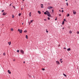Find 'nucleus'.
I'll use <instances>...</instances> for the list:
<instances>
[{
  "label": "nucleus",
  "mask_w": 79,
  "mask_h": 79,
  "mask_svg": "<svg viewBox=\"0 0 79 79\" xmlns=\"http://www.w3.org/2000/svg\"><path fill=\"white\" fill-rule=\"evenodd\" d=\"M46 12L47 13V15H48V16H49V17H50V16H51V15H50V13L49 12L47 11H46Z\"/></svg>",
  "instance_id": "nucleus-1"
},
{
  "label": "nucleus",
  "mask_w": 79,
  "mask_h": 79,
  "mask_svg": "<svg viewBox=\"0 0 79 79\" xmlns=\"http://www.w3.org/2000/svg\"><path fill=\"white\" fill-rule=\"evenodd\" d=\"M18 31H19V33H20V34H21L22 32H23V30H20L19 29L18 30Z\"/></svg>",
  "instance_id": "nucleus-2"
},
{
  "label": "nucleus",
  "mask_w": 79,
  "mask_h": 79,
  "mask_svg": "<svg viewBox=\"0 0 79 79\" xmlns=\"http://www.w3.org/2000/svg\"><path fill=\"white\" fill-rule=\"evenodd\" d=\"M20 52L21 53H22V54H23V55H24V51H23V50H20Z\"/></svg>",
  "instance_id": "nucleus-3"
},
{
  "label": "nucleus",
  "mask_w": 79,
  "mask_h": 79,
  "mask_svg": "<svg viewBox=\"0 0 79 79\" xmlns=\"http://www.w3.org/2000/svg\"><path fill=\"white\" fill-rule=\"evenodd\" d=\"M73 15H76V11L74 10H73Z\"/></svg>",
  "instance_id": "nucleus-4"
},
{
  "label": "nucleus",
  "mask_w": 79,
  "mask_h": 79,
  "mask_svg": "<svg viewBox=\"0 0 79 79\" xmlns=\"http://www.w3.org/2000/svg\"><path fill=\"white\" fill-rule=\"evenodd\" d=\"M53 7H51V6H49L48 7V9L49 10H50V9H52Z\"/></svg>",
  "instance_id": "nucleus-5"
},
{
  "label": "nucleus",
  "mask_w": 79,
  "mask_h": 79,
  "mask_svg": "<svg viewBox=\"0 0 79 79\" xmlns=\"http://www.w3.org/2000/svg\"><path fill=\"white\" fill-rule=\"evenodd\" d=\"M56 63L57 64H60V62H59L58 61H56Z\"/></svg>",
  "instance_id": "nucleus-6"
},
{
  "label": "nucleus",
  "mask_w": 79,
  "mask_h": 79,
  "mask_svg": "<svg viewBox=\"0 0 79 79\" xmlns=\"http://www.w3.org/2000/svg\"><path fill=\"white\" fill-rule=\"evenodd\" d=\"M6 15V13L4 12L2 14V15H3V16H5V15Z\"/></svg>",
  "instance_id": "nucleus-7"
},
{
  "label": "nucleus",
  "mask_w": 79,
  "mask_h": 79,
  "mask_svg": "<svg viewBox=\"0 0 79 79\" xmlns=\"http://www.w3.org/2000/svg\"><path fill=\"white\" fill-rule=\"evenodd\" d=\"M61 60H62V59H61L60 60V62H61V63H63V61H61Z\"/></svg>",
  "instance_id": "nucleus-8"
},
{
  "label": "nucleus",
  "mask_w": 79,
  "mask_h": 79,
  "mask_svg": "<svg viewBox=\"0 0 79 79\" xmlns=\"http://www.w3.org/2000/svg\"><path fill=\"white\" fill-rule=\"evenodd\" d=\"M38 13L40 15L41 14V12H40V11H38Z\"/></svg>",
  "instance_id": "nucleus-9"
},
{
  "label": "nucleus",
  "mask_w": 79,
  "mask_h": 79,
  "mask_svg": "<svg viewBox=\"0 0 79 79\" xmlns=\"http://www.w3.org/2000/svg\"><path fill=\"white\" fill-rule=\"evenodd\" d=\"M8 73H9V74H11V72L10 71V70H8Z\"/></svg>",
  "instance_id": "nucleus-10"
},
{
  "label": "nucleus",
  "mask_w": 79,
  "mask_h": 79,
  "mask_svg": "<svg viewBox=\"0 0 79 79\" xmlns=\"http://www.w3.org/2000/svg\"><path fill=\"white\" fill-rule=\"evenodd\" d=\"M69 33L70 34H72V31H71V30H70L69 31Z\"/></svg>",
  "instance_id": "nucleus-11"
},
{
  "label": "nucleus",
  "mask_w": 79,
  "mask_h": 79,
  "mask_svg": "<svg viewBox=\"0 0 79 79\" xmlns=\"http://www.w3.org/2000/svg\"><path fill=\"white\" fill-rule=\"evenodd\" d=\"M70 50H71V49L70 48L67 49V51H70Z\"/></svg>",
  "instance_id": "nucleus-12"
},
{
  "label": "nucleus",
  "mask_w": 79,
  "mask_h": 79,
  "mask_svg": "<svg viewBox=\"0 0 79 79\" xmlns=\"http://www.w3.org/2000/svg\"><path fill=\"white\" fill-rule=\"evenodd\" d=\"M63 75H64V76H65V77H66V75L64 73H63Z\"/></svg>",
  "instance_id": "nucleus-13"
},
{
  "label": "nucleus",
  "mask_w": 79,
  "mask_h": 79,
  "mask_svg": "<svg viewBox=\"0 0 79 79\" xmlns=\"http://www.w3.org/2000/svg\"><path fill=\"white\" fill-rule=\"evenodd\" d=\"M28 37L27 35H26V37L27 39H28V37Z\"/></svg>",
  "instance_id": "nucleus-14"
},
{
  "label": "nucleus",
  "mask_w": 79,
  "mask_h": 79,
  "mask_svg": "<svg viewBox=\"0 0 79 79\" xmlns=\"http://www.w3.org/2000/svg\"><path fill=\"white\" fill-rule=\"evenodd\" d=\"M31 12H30L29 14V16L30 17L31 16Z\"/></svg>",
  "instance_id": "nucleus-15"
},
{
  "label": "nucleus",
  "mask_w": 79,
  "mask_h": 79,
  "mask_svg": "<svg viewBox=\"0 0 79 79\" xmlns=\"http://www.w3.org/2000/svg\"><path fill=\"white\" fill-rule=\"evenodd\" d=\"M33 21H34V20H32L31 21V22L30 23H33Z\"/></svg>",
  "instance_id": "nucleus-16"
},
{
  "label": "nucleus",
  "mask_w": 79,
  "mask_h": 79,
  "mask_svg": "<svg viewBox=\"0 0 79 79\" xmlns=\"http://www.w3.org/2000/svg\"><path fill=\"white\" fill-rule=\"evenodd\" d=\"M10 30L11 31H13V29L12 28H11L10 29Z\"/></svg>",
  "instance_id": "nucleus-17"
},
{
  "label": "nucleus",
  "mask_w": 79,
  "mask_h": 79,
  "mask_svg": "<svg viewBox=\"0 0 79 79\" xmlns=\"http://www.w3.org/2000/svg\"><path fill=\"white\" fill-rule=\"evenodd\" d=\"M23 32H25V33L27 32V30H25Z\"/></svg>",
  "instance_id": "nucleus-18"
},
{
  "label": "nucleus",
  "mask_w": 79,
  "mask_h": 79,
  "mask_svg": "<svg viewBox=\"0 0 79 79\" xmlns=\"http://www.w3.org/2000/svg\"><path fill=\"white\" fill-rule=\"evenodd\" d=\"M67 17H68V16H69V14H68L67 15Z\"/></svg>",
  "instance_id": "nucleus-19"
},
{
  "label": "nucleus",
  "mask_w": 79,
  "mask_h": 79,
  "mask_svg": "<svg viewBox=\"0 0 79 79\" xmlns=\"http://www.w3.org/2000/svg\"><path fill=\"white\" fill-rule=\"evenodd\" d=\"M8 44H9V45H10L11 44V42H8Z\"/></svg>",
  "instance_id": "nucleus-20"
},
{
  "label": "nucleus",
  "mask_w": 79,
  "mask_h": 79,
  "mask_svg": "<svg viewBox=\"0 0 79 79\" xmlns=\"http://www.w3.org/2000/svg\"><path fill=\"white\" fill-rule=\"evenodd\" d=\"M44 15H47V12H44Z\"/></svg>",
  "instance_id": "nucleus-21"
},
{
  "label": "nucleus",
  "mask_w": 79,
  "mask_h": 79,
  "mask_svg": "<svg viewBox=\"0 0 79 79\" xmlns=\"http://www.w3.org/2000/svg\"><path fill=\"white\" fill-rule=\"evenodd\" d=\"M15 17V16H14L13 15H12V18H14V17Z\"/></svg>",
  "instance_id": "nucleus-22"
},
{
  "label": "nucleus",
  "mask_w": 79,
  "mask_h": 79,
  "mask_svg": "<svg viewBox=\"0 0 79 79\" xmlns=\"http://www.w3.org/2000/svg\"><path fill=\"white\" fill-rule=\"evenodd\" d=\"M21 15V14H19V16H20Z\"/></svg>",
  "instance_id": "nucleus-23"
},
{
  "label": "nucleus",
  "mask_w": 79,
  "mask_h": 79,
  "mask_svg": "<svg viewBox=\"0 0 79 79\" xmlns=\"http://www.w3.org/2000/svg\"><path fill=\"white\" fill-rule=\"evenodd\" d=\"M46 32H47V33H48V31H47V29H46Z\"/></svg>",
  "instance_id": "nucleus-24"
},
{
  "label": "nucleus",
  "mask_w": 79,
  "mask_h": 79,
  "mask_svg": "<svg viewBox=\"0 0 79 79\" xmlns=\"http://www.w3.org/2000/svg\"><path fill=\"white\" fill-rule=\"evenodd\" d=\"M17 52H18V53H19V50H17Z\"/></svg>",
  "instance_id": "nucleus-25"
},
{
  "label": "nucleus",
  "mask_w": 79,
  "mask_h": 79,
  "mask_svg": "<svg viewBox=\"0 0 79 79\" xmlns=\"http://www.w3.org/2000/svg\"><path fill=\"white\" fill-rule=\"evenodd\" d=\"M3 55H4V56H5V53H3Z\"/></svg>",
  "instance_id": "nucleus-26"
},
{
  "label": "nucleus",
  "mask_w": 79,
  "mask_h": 79,
  "mask_svg": "<svg viewBox=\"0 0 79 79\" xmlns=\"http://www.w3.org/2000/svg\"><path fill=\"white\" fill-rule=\"evenodd\" d=\"M48 20H50V18L49 17H48Z\"/></svg>",
  "instance_id": "nucleus-27"
},
{
  "label": "nucleus",
  "mask_w": 79,
  "mask_h": 79,
  "mask_svg": "<svg viewBox=\"0 0 79 79\" xmlns=\"http://www.w3.org/2000/svg\"><path fill=\"white\" fill-rule=\"evenodd\" d=\"M64 21H63L62 22V24H64Z\"/></svg>",
  "instance_id": "nucleus-28"
},
{
  "label": "nucleus",
  "mask_w": 79,
  "mask_h": 79,
  "mask_svg": "<svg viewBox=\"0 0 79 79\" xmlns=\"http://www.w3.org/2000/svg\"><path fill=\"white\" fill-rule=\"evenodd\" d=\"M2 13H3L4 12V10H3L2 11Z\"/></svg>",
  "instance_id": "nucleus-29"
},
{
  "label": "nucleus",
  "mask_w": 79,
  "mask_h": 79,
  "mask_svg": "<svg viewBox=\"0 0 79 79\" xmlns=\"http://www.w3.org/2000/svg\"><path fill=\"white\" fill-rule=\"evenodd\" d=\"M42 70H43V71H44L45 69H42Z\"/></svg>",
  "instance_id": "nucleus-30"
},
{
  "label": "nucleus",
  "mask_w": 79,
  "mask_h": 79,
  "mask_svg": "<svg viewBox=\"0 0 79 79\" xmlns=\"http://www.w3.org/2000/svg\"><path fill=\"white\" fill-rule=\"evenodd\" d=\"M66 5H67V6H68V2L66 3Z\"/></svg>",
  "instance_id": "nucleus-31"
},
{
  "label": "nucleus",
  "mask_w": 79,
  "mask_h": 79,
  "mask_svg": "<svg viewBox=\"0 0 79 79\" xmlns=\"http://www.w3.org/2000/svg\"><path fill=\"white\" fill-rule=\"evenodd\" d=\"M61 12L62 13H63V12H64V10H62Z\"/></svg>",
  "instance_id": "nucleus-32"
},
{
  "label": "nucleus",
  "mask_w": 79,
  "mask_h": 79,
  "mask_svg": "<svg viewBox=\"0 0 79 79\" xmlns=\"http://www.w3.org/2000/svg\"><path fill=\"white\" fill-rule=\"evenodd\" d=\"M77 34H79V32L78 31H77Z\"/></svg>",
  "instance_id": "nucleus-33"
},
{
  "label": "nucleus",
  "mask_w": 79,
  "mask_h": 79,
  "mask_svg": "<svg viewBox=\"0 0 79 79\" xmlns=\"http://www.w3.org/2000/svg\"><path fill=\"white\" fill-rule=\"evenodd\" d=\"M59 16H61V14H59Z\"/></svg>",
  "instance_id": "nucleus-34"
},
{
  "label": "nucleus",
  "mask_w": 79,
  "mask_h": 79,
  "mask_svg": "<svg viewBox=\"0 0 79 79\" xmlns=\"http://www.w3.org/2000/svg\"><path fill=\"white\" fill-rule=\"evenodd\" d=\"M64 21H66V19H64Z\"/></svg>",
  "instance_id": "nucleus-35"
},
{
  "label": "nucleus",
  "mask_w": 79,
  "mask_h": 79,
  "mask_svg": "<svg viewBox=\"0 0 79 79\" xmlns=\"http://www.w3.org/2000/svg\"><path fill=\"white\" fill-rule=\"evenodd\" d=\"M44 21H47V19H44Z\"/></svg>",
  "instance_id": "nucleus-36"
},
{
  "label": "nucleus",
  "mask_w": 79,
  "mask_h": 79,
  "mask_svg": "<svg viewBox=\"0 0 79 79\" xmlns=\"http://www.w3.org/2000/svg\"><path fill=\"white\" fill-rule=\"evenodd\" d=\"M64 28L63 27V28H62L63 30H64Z\"/></svg>",
  "instance_id": "nucleus-37"
},
{
  "label": "nucleus",
  "mask_w": 79,
  "mask_h": 79,
  "mask_svg": "<svg viewBox=\"0 0 79 79\" xmlns=\"http://www.w3.org/2000/svg\"><path fill=\"white\" fill-rule=\"evenodd\" d=\"M41 6H44V5H43V4H41Z\"/></svg>",
  "instance_id": "nucleus-38"
},
{
  "label": "nucleus",
  "mask_w": 79,
  "mask_h": 79,
  "mask_svg": "<svg viewBox=\"0 0 79 79\" xmlns=\"http://www.w3.org/2000/svg\"><path fill=\"white\" fill-rule=\"evenodd\" d=\"M57 20V19H55V21H56Z\"/></svg>",
  "instance_id": "nucleus-39"
},
{
  "label": "nucleus",
  "mask_w": 79,
  "mask_h": 79,
  "mask_svg": "<svg viewBox=\"0 0 79 79\" xmlns=\"http://www.w3.org/2000/svg\"><path fill=\"white\" fill-rule=\"evenodd\" d=\"M41 8H44V6H41Z\"/></svg>",
  "instance_id": "nucleus-40"
},
{
  "label": "nucleus",
  "mask_w": 79,
  "mask_h": 79,
  "mask_svg": "<svg viewBox=\"0 0 79 79\" xmlns=\"http://www.w3.org/2000/svg\"><path fill=\"white\" fill-rule=\"evenodd\" d=\"M13 61H15V59H14Z\"/></svg>",
  "instance_id": "nucleus-41"
},
{
  "label": "nucleus",
  "mask_w": 79,
  "mask_h": 79,
  "mask_svg": "<svg viewBox=\"0 0 79 79\" xmlns=\"http://www.w3.org/2000/svg\"><path fill=\"white\" fill-rule=\"evenodd\" d=\"M52 12H53V11H54V10H52Z\"/></svg>",
  "instance_id": "nucleus-42"
},
{
  "label": "nucleus",
  "mask_w": 79,
  "mask_h": 79,
  "mask_svg": "<svg viewBox=\"0 0 79 79\" xmlns=\"http://www.w3.org/2000/svg\"><path fill=\"white\" fill-rule=\"evenodd\" d=\"M11 6V4H10V6Z\"/></svg>",
  "instance_id": "nucleus-43"
},
{
  "label": "nucleus",
  "mask_w": 79,
  "mask_h": 79,
  "mask_svg": "<svg viewBox=\"0 0 79 79\" xmlns=\"http://www.w3.org/2000/svg\"><path fill=\"white\" fill-rule=\"evenodd\" d=\"M64 49H66V48H64Z\"/></svg>",
  "instance_id": "nucleus-44"
},
{
  "label": "nucleus",
  "mask_w": 79,
  "mask_h": 79,
  "mask_svg": "<svg viewBox=\"0 0 79 79\" xmlns=\"http://www.w3.org/2000/svg\"><path fill=\"white\" fill-rule=\"evenodd\" d=\"M62 10H63V8H61Z\"/></svg>",
  "instance_id": "nucleus-45"
},
{
  "label": "nucleus",
  "mask_w": 79,
  "mask_h": 79,
  "mask_svg": "<svg viewBox=\"0 0 79 79\" xmlns=\"http://www.w3.org/2000/svg\"><path fill=\"white\" fill-rule=\"evenodd\" d=\"M23 63H25V61L23 62Z\"/></svg>",
  "instance_id": "nucleus-46"
},
{
  "label": "nucleus",
  "mask_w": 79,
  "mask_h": 79,
  "mask_svg": "<svg viewBox=\"0 0 79 79\" xmlns=\"http://www.w3.org/2000/svg\"><path fill=\"white\" fill-rule=\"evenodd\" d=\"M59 11H60V12H61V10H60Z\"/></svg>",
  "instance_id": "nucleus-47"
},
{
  "label": "nucleus",
  "mask_w": 79,
  "mask_h": 79,
  "mask_svg": "<svg viewBox=\"0 0 79 79\" xmlns=\"http://www.w3.org/2000/svg\"><path fill=\"white\" fill-rule=\"evenodd\" d=\"M23 8H21V10H23Z\"/></svg>",
  "instance_id": "nucleus-48"
},
{
  "label": "nucleus",
  "mask_w": 79,
  "mask_h": 79,
  "mask_svg": "<svg viewBox=\"0 0 79 79\" xmlns=\"http://www.w3.org/2000/svg\"><path fill=\"white\" fill-rule=\"evenodd\" d=\"M23 23H22V25H23Z\"/></svg>",
  "instance_id": "nucleus-49"
},
{
  "label": "nucleus",
  "mask_w": 79,
  "mask_h": 79,
  "mask_svg": "<svg viewBox=\"0 0 79 79\" xmlns=\"http://www.w3.org/2000/svg\"><path fill=\"white\" fill-rule=\"evenodd\" d=\"M66 1V2H67V1H68V0H65Z\"/></svg>",
  "instance_id": "nucleus-50"
},
{
  "label": "nucleus",
  "mask_w": 79,
  "mask_h": 79,
  "mask_svg": "<svg viewBox=\"0 0 79 79\" xmlns=\"http://www.w3.org/2000/svg\"><path fill=\"white\" fill-rule=\"evenodd\" d=\"M23 1H24V0H23Z\"/></svg>",
  "instance_id": "nucleus-51"
},
{
  "label": "nucleus",
  "mask_w": 79,
  "mask_h": 79,
  "mask_svg": "<svg viewBox=\"0 0 79 79\" xmlns=\"http://www.w3.org/2000/svg\"><path fill=\"white\" fill-rule=\"evenodd\" d=\"M29 25H30V23H29Z\"/></svg>",
  "instance_id": "nucleus-52"
}]
</instances>
